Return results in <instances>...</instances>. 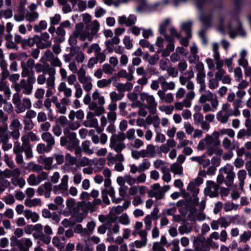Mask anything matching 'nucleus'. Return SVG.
I'll list each match as a JSON object with an SVG mask.
<instances>
[{
  "label": "nucleus",
  "mask_w": 251,
  "mask_h": 251,
  "mask_svg": "<svg viewBox=\"0 0 251 251\" xmlns=\"http://www.w3.org/2000/svg\"><path fill=\"white\" fill-rule=\"evenodd\" d=\"M12 102L15 105V112L17 114L25 112L26 110L30 109L32 106L31 101L30 99L24 98L21 100L18 93L13 94Z\"/></svg>",
  "instance_id": "nucleus-1"
},
{
  "label": "nucleus",
  "mask_w": 251,
  "mask_h": 251,
  "mask_svg": "<svg viewBox=\"0 0 251 251\" xmlns=\"http://www.w3.org/2000/svg\"><path fill=\"white\" fill-rule=\"evenodd\" d=\"M63 133L65 136L60 138V145L61 146H65L68 150L72 151L79 144L76 134L74 132H68L66 129Z\"/></svg>",
  "instance_id": "nucleus-2"
},
{
  "label": "nucleus",
  "mask_w": 251,
  "mask_h": 251,
  "mask_svg": "<svg viewBox=\"0 0 251 251\" xmlns=\"http://www.w3.org/2000/svg\"><path fill=\"white\" fill-rule=\"evenodd\" d=\"M125 139V134L123 132L114 134L110 138L109 147L117 152H121L126 148L124 142Z\"/></svg>",
  "instance_id": "nucleus-3"
},
{
  "label": "nucleus",
  "mask_w": 251,
  "mask_h": 251,
  "mask_svg": "<svg viewBox=\"0 0 251 251\" xmlns=\"http://www.w3.org/2000/svg\"><path fill=\"white\" fill-rule=\"evenodd\" d=\"M219 133L217 131H214L212 135H206L205 137L201 140L198 146L197 149L199 151H202L204 149L211 146L217 147L220 144V142L217 139H215L214 137H218Z\"/></svg>",
  "instance_id": "nucleus-4"
},
{
  "label": "nucleus",
  "mask_w": 251,
  "mask_h": 251,
  "mask_svg": "<svg viewBox=\"0 0 251 251\" xmlns=\"http://www.w3.org/2000/svg\"><path fill=\"white\" fill-rule=\"evenodd\" d=\"M205 62L207 65L208 68L210 70H217L215 73V77L219 81L221 80L224 75L226 74V72L223 69L224 64L221 66L215 65L214 62L212 58H207L205 60Z\"/></svg>",
  "instance_id": "nucleus-5"
},
{
  "label": "nucleus",
  "mask_w": 251,
  "mask_h": 251,
  "mask_svg": "<svg viewBox=\"0 0 251 251\" xmlns=\"http://www.w3.org/2000/svg\"><path fill=\"white\" fill-rule=\"evenodd\" d=\"M56 74V70L54 68H49L48 69L49 77L47 80V90L46 94V97L49 98L52 94V90L55 87V75Z\"/></svg>",
  "instance_id": "nucleus-6"
},
{
  "label": "nucleus",
  "mask_w": 251,
  "mask_h": 251,
  "mask_svg": "<svg viewBox=\"0 0 251 251\" xmlns=\"http://www.w3.org/2000/svg\"><path fill=\"white\" fill-rule=\"evenodd\" d=\"M68 179V176L64 175L62 176L61 183L59 185L54 186L53 189V191L55 194L61 193L63 196H68L67 192Z\"/></svg>",
  "instance_id": "nucleus-7"
},
{
  "label": "nucleus",
  "mask_w": 251,
  "mask_h": 251,
  "mask_svg": "<svg viewBox=\"0 0 251 251\" xmlns=\"http://www.w3.org/2000/svg\"><path fill=\"white\" fill-rule=\"evenodd\" d=\"M91 98L89 93L85 95L83 98V101L86 105H88L89 108L96 112L97 116H100L104 112V107H98L97 104L95 101H91Z\"/></svg>",
  "instance_id": "nucleus-8"
},
{
  "label": "nucleus",
  "mask_w": 251,
  "mask_h": 251,
  "mask_svg": "<svg viewBox=\"0 0 251 251\" xmlns=\"http://www.w3.org/2000/svg\"><path fill=\"white\" fill-rule=\"evenodd\" d=\"M14 86L17 92L16 93L19 94L22 89L23 94L26 95H29L32 92L33 86L27 83L24 79L21 80L18 83H15Z\"/></svg>",
  "instance_id": "nucleus-9"
},
{
  "label": "nucleus",
  "mask_w": 251,
  "mask_h": 251,
  "mask_svg": "<svg viewBox=\"0 0 251 251\" xmlns=\"http://www.w3.org/2000/svg\"><path fill=\"white\" fill-rule=\"evenodd\" d=\"M48 177V174L45 172H42L37 176L34 174L30 175L27 179V181L30 186H37L42 181L46 180Z\"/></svg>",
  "instance_id": "nucleus-10"
},
{
  "label": "nucleus",
  "mask_w": 251,
  "mask_h": 251,
  "mask_svg": "<svg viewBox=\"0 0 251 251\" xmlns=\"http://www.w3.org/2000/svg\"><path fill=\"white\" fill-rule=\"evenodd\" d=\"M206 184L207 186L204 189L205 195L211 198L217 197L219 189V185L216 184L214 181L210 180L207 181Z\"/></svg>",
  "instance_id": "nucleus-11"
},
{
  "label": "nucleus",
  "mask_w": 251,
  "mask_h": 251,
  "mask_svg": "<svg viewBox=\"0 0 251 251\" xmlns=\"http://www.w3.org/2000/svg\"><path fill=\"white\" fill-rule=\"evenodd\" d=\"M86 28L88 33V40L89 41H91L99 30L100 24L97 20H94L91 23L87 24Z\"/></svg>",
  "instance_id": "nucleus-12"
},
{
  "label": "nucleus",
  "mask_w": 251,
  "mask_h": 251,
  "mask_svg": "<svg viewBox=\"0 0 251 251\" xmlns=\"http://www.w3.org/2000/svg\"><path fill=\"white\" fill-rule=\"evenodd\" d=\"M73 34L77 36L81 41H84L86 39H88V33L86 28L84 29V25L82 23H78L75 25Z\"/></svg>",
  "instance_id": "nucleus-13"
},
{
  "label": "nucleus",
  "mask_w": 251,
  "mask_h": 251,
  "mask_svg": "<svg viewBox=\"0 0 251 251\" xmlns=\"http://www.w3.org/2000/svg\"><path fill=\"white\" fill-rule=\"evenodd\" d=\"M140 99L142 101H146L147 103V107L148 109L155 108L157 103L152 95H150L147 93L143 92L140 94Z\"/></svg>",
  "instance_id": "nucleus-14"
},
{
  "label": "nucleus",
  "mask_w": 251,
  "mask_h": 251,
  "mask_svg": "<svg viewBox=\"0 0 251 251\" xmlns=\"http://www.w3.org/2000/svg\"><path fill=\"white\" fill-rule=\"evenodd\" d=\"M16 245L20 251H29L32 246V242L29 238H22L16 240Z\"/></svg>",
  "instance_id": "nucleus-15"
},
{
  "label": "nucleus",
  "mask_w": 251,
  "mask_h": 251,
  "mask_svg": "<svg viewBox=\"0 0 251 251\" xmlns=\"http://www.w3.org/2000/svg\"><path fill=\"white\" fill-rule=\"evenodd\" d=\"M197 71L196 81L197 83H201L205 82V73L204 66L202 62H198L196 66Z\"/></svg>",
  "instance_id": "nucleus-16"
},
{
  "label": "nucleus",
  "mask_w": 251,
  "mask_h": 251,
  "mask_svg": "<svg viewBox=\"0 0 251 251\" xmlns=\"http://www.w3.org/2000/svg\"><path fill=\"white\" fill-rule=\"evenodd\" d=\"M67 208L72 215H75L79 211L78 204L76 203L75 199L69 198L66 201Z\"/></svg>",
  "instance_id": "nucleus-17"
},
{
  "label": "nucleus",
  "mask_w": 251,
  "mask_h": 251,
  "mask_svg": "<svg viewBox=\"0 0 251 251\" xmlns=\"http://www.w3.org/2000/svg\"><path fill=\"white\" fill-rule=\"evenodd\" d=\"M50 38V36L48 32H45L42 33L41 34V41L39 43V48L43 49L50 47L52 43Z\"/></svg>",
  "instance_id": "nucleus-18"
},
{
  "label": "nucleus",
  "mask_w": 251,
  "mask_h": 251,
  "mask_svg": "<svg viewBox=\"0 0 251 251\" xmlns=\"http://www.w3.org/2000/svg\"><path fill=\"white\" fill-rule=\"evenodd\" d=\"M150 196L155 197L157 200L164 198V195L161 190V186L159 183H155L152 185V190L150 193Z\"/></svg>",
  "instance_id": "nucleus-19"
},
{
  "label": "nucleus",
  "mask_w": 251,
  "mask_h": 251,
  "mask_svg": "<svg viewBox=\"0 0 251 251\" xmlns=\"http://www.w3.org/2000/svg\"><path fill=\"white\" fill-rule=\"evenodd\" d=\"M71 100L70 99L67 98H63L61 99L58 103L55 105V107L57 109L58 112L64 114L66 113L67 111L66 106L71 104Z\"/></svg>",
  "instance_id": "nucleus-20"
},
{
  "label": "nucleus",
  "mask_w": 251,
  "mask_h": 251,
  "mask_svg": "<svg viewBox=\"0 0 251 251\" xmlns=\"http://www.w3.org/2000/svg\"><path fill=\"white\" fill-rule=\"evenodd\" d=\"M136 20V17L131 14L127 18L125 16L120 17L118 19V22L121 25L125 24L127 26H130L135 24Z\"/></svg>",
  "instance_id": "nucleus-21"
},
{
  "label": "nucleus",
  "mask_w": 251,
  "mask_h": 251,
  "mask_svg": "<svg viewBox=\"0 0 251 251\" xmlns=\"http://www.w3.org/2000/svg\"><path fill=\"white\" fill-rule=\"evenodd\" d=\"M215 100H218L214 98L213 93L209 90H207L201 94L199 101L201 103H205L206 102H212Z\"/></svg>",
  "instance_id": "nucleus-22"
},
{
  "label": "nucleus",
  "mask_w": 251,
  "mask_h": 251,
  "mask_svg": "<svg viewBox=\"0 0 251 251\" xmlns=\"http://www.w3.org/2000/svg\"><path fill=\"white\" fill-rule=\"evenodd\" d=\"M157 95L162 102L171 103L174 101V96L172 93H165V91L159 90L157 91Z\"/></svg>",
  "instance_id": "nucleus-23"
},
{
  "label": "nucleus",
  "mask_w": 251,
  "mask_h": 251,
  "mask_svg": "<svg viewBox=\"0 0 251 251\" xmlns=\"http://www.w3.org/2000/svg\"><path fill=\"white\" fill-rule=\"evenodd\" d=\"M93 101H95L97 104L98 107H103L105 103L104 97L100 95L98 90L96 89L92 94Z\"/></svg>",
  "instance_id": "nucleus-24"
},
{
  "label": "nucleus",
  "mask_w": 251,
  "mask_h": 251,
  "mask_svg": "<svg viewBox=\"0 0 251 251\" xmlns=\"http://www.w3.org/2000/svg\"><path fill=\"white\" fill-rule=\"evenodd\" d=\"M147 191V188L143 185H137L131 187L129 189V194L130 195H135L139 193L141 195H145Z\"/></svg>",
  "instance_id": "nucleus-25"
},
{
  "label": "nucleus",
  "mask_w": 251,
  "mask_h": 251,
  "mask_svg": "<svg viewBox=\"0 0 251 251\" xmlns=\"http://www.w3.org/2000/svg\"><path fill=\"white\" fill-rule=\"evenodd\" d=\"M213 240H218L223 242H226L227 239V233L226 230H222L219 234L217 231L212 232L209 236Z\"/></svg>",
  "instance_id": "nucleus-26"
},
{
  "label": "nucleus",
  "mask_w": 251,
  "mask_h": 251,
  "mask_svg": "<svg viewBox=\"0 0 251 251\" xmlns=\"http://www.w3.org/2000/svg\"><path fill=\"white\" fill-rule=\"evenodd\" d=\"M42 139L47 143L49 148L52 147L55 145V139L54 137L50 132H43L41 134Z\"/></svg>",
  "instance_id": "nucleus-27"
},
{
  "label": "nucleus",
  "mask_w": 251,
  "mask_h": 251,
  "mask_svg": "<svg viewBox=\"0 0 251 251\" xmlns=\"http://www.w3.org/2000/svg\"><path fill=\"white\" fill-rule=\"evenodd\" d=\"M79 82L82 84L83 89L87 92H89L93 88L92 78L88 76L78 80Z\"/></svg>",
  "instance_id": "nucleus-28"
},
{
  "label": "nucleus",
  "mask_w": 251,
  "mask_h": 251,
  "mask_svg": "<svg viewBox=\"0 0 251 251\" xmlns=\"http://www.w3.org/2000/svg\"><path fill=\"white\" fill-rule=\"evenodd\" d=\"M71 53L72 55H76L75 60L79 63L83 62L85 59V55L83 52L79 51V48L76 47H73L71 49Z\"/></svg>",
  "instance_id": "nucleus-29"
},
{
  "label": "nucleus",
  "mask_w": 251,
  "mask_h": 251,
  "mask_svg": "<svg viewBox=\"0 0 251 251\" xmlns=\"http://www.w3.org/2000/svg\"><path fill=\"white\" fill-rule=\"evenodd\" d=\"M58 90L60 92H63L64 97L69 99L72 95V90L70 88L67 87L65 82H61L58 87Z\"/></svg>",
  "instance_id": "nucleus-30"
},
{
  "label": "nucleus",
  "mask_w": 251,
  "mask_h": 251,
  "mask_svg": "<svg viewBox=\"0 0 251 251\" xmlns=\"http://www.w3.org/2000/svg\"><path fill=\"white\" fill-rule=\"evenodd\" d=\"M203 104L202 110L205 113L209 111L214 112L217 109V107L219 105V101L218 100H215L210 102V104L206 102Z\"/></svg>",
  "instance_id": "nucleus-31"
},
{
  "label": "nucleus",
  "mask_w": 251,
  "mask_h": 251,
  "mask_svg": "<svg viewBox=\"0 0 251 251\" xmlns=\"http://www.w3.org/2000/svg\"><path fill=\"white\" fill-rule=\"evenodd\" d=\"M124 210L123 206L118 205L116 207H113L110 211L108 217H110L111 222H114L116 220V216L121 214Z\"/></svg>",
  "instance_id": "nucleus-32"
},
{
  "label": "nucleus",
  "mask_w": 251,
  "mask_h": 251,
  "mask_svg": "<svg viewBox=\"0 0 251 251\" xmlns=\"http://www.w3.org/2000/svg\"><path fill=\"white\" fill-rule=\"evenodd\" d=\"M143 151L145 158H152L155 157L156 155L155 146L152 144L148 145L146 149L143 150Z\"/></svg>",
  "instance_id": "nucleus-33"
},
{
  "label": "nucleus",
  "mask_w": 251,
  "mask_h": 251,
  "mask_svg": "<svg viewBox=\"0 0 251 251\" xmlns=\"http://www.w3.org/2000/svg\"><path fill=\"white\" fill-rule=\"evenodd\" d=\"M69 119L71 121H74L75 118L77 119V121H79L80 122L84 117V113L83 111L81 109H79L76 112L74 110H72L70 111L69 115Z\"/></svg>",
  "instance_id": "nucleus-34"
},
{
  "label": "nucleus",
  "mask_w": 251,
  "mask_h": 251,
  "mask_svg": "<svg viewBox=\"0 0 251 251\" xmlns=\"http://www.w3.org/2000/svg\"><path fill=\"white\" fill-rule=\"evenodd\" d=\"M43 105L48 110V116L50 121H52L54 119V116L53 114V111L51 108V100L50 98H47L44 101Z\"/></svg>",
  "instance_id": "nucleus-35"
},
{
  "label": "nucleus",
  "mask_w": 251,
  "mask_h": 251,
  "mask_svg": "<svg viewBox=\"0 0 251 251\" xmlns=\"http://www.w3.org/2000/svg\"><path fill=\"white\" fill-rule=\"evenodd\" d=\"M24 216L27 220L31 219L33 223L37 222L39 219V216L36 212L29 209L25 210Z\"/></svg>",
  "instance_id": "nucleus-36"
},
{
  "label": "nucleus",
  "mask_w": 251,
  "mask_h": 251,
  "mask_svg": "<svg viewBox=\"0 0 251 251\" xmlns=\"http://www.w3.org/2000/svg\"><path fill=\"white\" fill-rule=\"evenodd\" d=\"M80 126V123L79 121H69L67 126H64V132L66 129L68 132H71V130H75L77 129Z\"/></svg>",
  "instance_id": "nucleus-37"
},
{
  "label": "nucleus",
  "mask_w": 251,
  "mask_h": 251,
  "mask_svg": "<svg viewBox=\"0 0 251 251\" xmlns=\"http://www.w3.org/2000/svg\"><path fill=\"white\" fill-rule=\"evenodd\" d=\"M25 205L28 207H35L37 206H41L42 201L40 199L34 198L33 199H26L24 202Z\"/></svg>",
  "instance_id": "nucleus-38"
},
{
  "label": "nucleus",
  "mask_w": 251,
  "mask_h": 251,
  "mask_svg": "<svg viewBox=\"0 0 251 251\" xmlns=\"http://www.w3.org/2000/svg\"><path fill=\"white\" fill-rule=\"evenodd\" d=\"M24 151L27 159H29L33 156L32 149L30 145H28V142L25 139H23Z\"/></svg>",
  "instance_id": "nucleus-39"
},
{
  "label": "nucleus",
  "mask_w": 251,
  "mask_h": 251,
  "mask_svg": "<svg viewBox=\"0 0 251 251\" xmlns=\"http://www.w3.org/2000/svg\"><path fill=\"white\" fill-rule=\"evenodd\" d=\"M23 139H25L27 140L28 142V145H30L29 140L32 142H35L39 140V137L36 135L35 133L32 131L28 132L26 135H25L22 137L21 140L22 142Z\"/></svg>",
  "instance_id": "nucleus-40"
},
{
  "label": "nucleus",
  "mask_w": 251,
  "mask_h": 251,
  "mask_svg": "<svg viewBox=\"0 0 251 251\" xmlns=\"http://www.w3.org/2000/svg\"><path fill=\"white\" fill-rule=\"evenodd\" d=\"M21 68L22 71L21 73V75L23 77H25L30 75L34 73L33 69L30 67H27L25 64V62H22L21 63Z\"/></svg>",
  "instance_id": "nucleus-41"
},
{
  "label": "nucleus",
  "mask_w": 251,
  "mask_h": 251,
  "mask_svg": "<svg viewBox=\"0 0 251 251\" xmlns=\"http://www.w3.org/2000/svg\"><path fill=\"white\" fill-rule=\"evenodd\" d=\"M39 14L37 11L28 12L25 15V18L29 22H33L39 18Z\"/></svg>",
  "instance_id": "nucleus-42"
},
{
  "label": "nucleus",
  "mask_w": 251,
  "mask_h": 251,
  "mask_svg": "<svg viewBox=\"0 0 251 251\" xmlns=\"http://www.w3.org/2000/svg\"><path fill=\"white\" fill-rule=\"evenodd\" d=\"M40 159L41 160L40 162L43 163L45 165V169L49 170L51 168V165L53 163V158L42 156L40 157Z\"/></svg>",
  "instance_id": "nucleus-43"
},
{
  "label": "nucleus",
  "mask_w": 251,
  "mask_h": 251,
  "mask_svg": "<svg viewBox=\"0 0 251 251\" xmlns=\"http://www.w3.org/2000/svg\"><path fill=\"white\" fill-rule=\"evenodd\" d=\"M171 171L175 175H182L183 174V167L180 164L175 163H173L170 168Z\"/></svg>",
  "instance_id": "nucleus-44"
},
{
  "label": "nucleus",
  "mask_w": 251,
  "mask_h": 251,
  "mask_svg": "<svg viewBox=\"0 0 251 251\" xmlns=\"http://www.w3.org/2000/svg\"><path fill=\"white\" fill-rule=\"evenodd\" d=\"M112 78L108 79H102L99 80L97 82V85L99 88H104L108 87L112 83Z\"/></svg>",
  "instance_id": "nucleus-45"
},
{
  "label": "nucleus",
  "mask_w": 251,
  "mask_h": 251,
  "mask_svg": "<svg viewBox=\"0 0 251 251\" xmlns=\"http://www.w3.org/2000/svg\"><path fill=\"white\" fill-rule=\"evenodd\" d=\"M230 116L229 113H223L222 111H219L217 114V119L218 121L223 124H226Z\"/></svg>",
  "instance_id": "nucleus-46"
},
{
  "label": "nucleus",
  "mask_w": 251,
  "mask_h": 251,
  "mask_svg": "<svg viewBox=\"0 0 251 251\" xmlns=\"http://www.w3.org/2000/svg\"><path fill=\"white\" fill-rule=\"evenodd\" d=\"M48 23L45 20H42L34 25V29L36 32H41L42 30L46 29L47 27Z\"/></svg>",
  "instance_id": "nucleus-47"
},
{
  "label": "nucleus",
  "mask_w": 251,
  "mask_h": 251,
  "mask_svg": "<svg viewBox=\"0 0 251 251\" xmlns=\"http://www.w3.org/2000/svg\"><path fill=\"white\" fill-rule=\"evenodd\" d=\"M11 182L14 186H19L20 188H23L25 184V180L22 177H13Z\"/></svg>",
  "instance_id": "nucleus-48"
},
{
  "label": "nucleus",
  "mask_w": 251,
  "mask_h": 251,
  "mask_svg": "<svg viewBox=\"0 0 251 251\" xmlns=\"http://www.w3.org/2000/svg\"><path fill=\"white\" fill-rule=\"evenodd\" d=\"M91 143L88 140H86L82 142L81 145V149L86 154L90 155L94 153L93 151L90 148Z\"/></svg>",
  "instance_id": "nucleus-49"
},
{
  "label": "nucleus",
  "mask_w": 251,
  "mask_h": 251,
  "mask_svg": "<svg viewBox=\"0 0 251 251\" xmlns=\"http://www.w3.org/2000/svg\"><path fill=\"white\" fill-rule=\"evenodd\" d=\"M49 68H51V67H49V65L47 66L41 64L37 63L35 65V71L38 73H43V74H48V69Z\"/></svg>",
  "instance_id": "nucleus-50"
},
{
  "label": "nucleus",
  "mask_w": 251,
  "mask_h": 251,
  "mask_svg": "<svg viewBox=\"0 0 251 251\" xmlns=\"http://www.w3.org/2000/svg\"><path fill=\"white\" fill-rule=\"evenodd\" d=\"M220 173L226 175L233 173V167L230 164H226L220 169Z\"/></svg>",
  "instance_id": "nucleus-51"
},
{
  "label": "nucleus",
  "mask_w": 251,
  "mask_h": 251,
  "mask_svg": "<svg viewBox=\"0 0 251 251\" xmlns=\"http://www.w3.org/2000/svg\"><path fill=\"white\" fill-rule=\"evenodd\" d=\"M51 149L52 148L51 147L49 148L48 145H47V146H46L45 144L43 143L39 144L36 148L37 151L40 154L49 152Z\"/></svg>",
  "instance_id": "nucleus-52"
},
{
  "label": "nucleus",
  "mask_w": 251,
  "mask_h": 251,
  "mask_svg": "<svg viewBox=\"0 0 251 251\" xmlns=\"http://www.w3.org/2000/svg\"><path fill=\"white\" fill-rule=\"evenodd\" d=\"M8 129L7 124H5L3 126H0V139L1 141L9 139V136L7 133Z\"/></svg>",
  "instance_id": "nucleus-53"
},
{
  "label": "nucleus",
  "mask_w": 251,
  "mask_h": 251,
  "mask_svg": "<svg viewBox=\"0 0 251 251\" xmlns=\"http://www.w3.org/2000/svg\"><path fill=\"white\" fill-rule=\"evenodd\" d=\"M54 56L53 54L50 50H47L44 55L41 57L40 61L42 63H45L47 61L50 62Z\"/></svg>",
  "instance_id": "nucleus-54"
},
{
  "label": "nucleus",
  "mask_w": 251,
  "mask_h": 251,
  "mask_svg": "<svg viewBox=\"0 0 251 251\" xmlns=\"http://www.w3.org/2000/svg\"><path fill=\"white\" fill-rule=\"evenodd\" d=\"M23 122L25 130H31L34 128V124L32 120L23 117Z\"/></svg>",
  "instance_id": "nucleus-55"
},
{
  "label": "nucleus",
  "mask_w": 251,
  "mask_h": 251,
  "mask_svg": "<svg viewBox=\"0 0 251 251\" xmlns=\"http://www.w3.org/2000/svg\"><path fill=\"white\" fill-rule=\"evenodd\" d=\"M166 163L159 159H157L153 162V166L155 168L160 169L161 172L167 169V167L165 166Z\"/></svg>",
  "instance_id": "nucleus-56"
},
{
  "label": "nucleus",
  "mask_w": 251,
  "mask_h": 251,
  "mask_svg": "<svg viewBox=\"0 0 251 251\" xmlns=\"http://www.w3.org/2000/svg\"><path fill=\"white\" fill-rule=\"evenodd\" d=\"M219 81L215 77L208 78V88L211 90H214L218 87Z\"/></svg>",
  "instance_id": "nucleus-57"
},
{
  "label": "nucleus",
  "mask_w": 251,
  "mask_h": 251,
  "mask_svg": "<svg viewBox=\"0 0 251 251\" xmlns=\"http://www.w3.org/2000/svg\"><path fill=\"white\" fill-rule=\"evenodd\" d=\"M191 25L192 24L191 22H189L183 23L181 25L182 30L186 32L187 36L189 38L191 37Z\"/></svg>",
  "instance_id": "nucleus-58"
},
{
  "label": "nucleus",
  "mask_w": 251,
  "mask_h": 251,
  "mask_svg": "<svg viewBox=\"0 0 251 251\" xmlns=\"http://www.w3.org/2000/svg\"><path fill=\"white\" fill-rule=\"evenodd\" d=\"M246 168L248 172V175L251 177V153L247 151L246 153Z\"/></svg>",
  "instance_id": "nucleus-59"
},
{
  "label": "nucleus",
  "mask_w": 251,
  "mask_h": 251,
  "mask_svg": "<svg viewBox=\"0 0 251 251\" xmlns=\"http://www.w3.org/2000/svg\"><path fill=\"white\" fill-rule=\"evenodd\" d=\"M84 126L89 127H96L98 126V121L96 118L86 120L84 122Z\"/></svg>",
  "instance_id": "nucleus-60"
},
{
  "label": "nucleus",
  "mask_w": 251,
  "mask_h": 251,
  "mask_svg": "<svg viewBox=\"0 0 251 251\" xmlns=\"http://www.w3.org/2000/svg\"><path fill=\"white\" fill-rule=\"evenodd\" d=\"M187 190L193 193L194 196H196L199 192V189L195 182H190L187 186Z\"/></svg>",
  "instance_id": "nucleus-61"
},
{
  "label": "nucleus",
  "mask_w": 251,
  "mask_h": 251,
  "mask_svg": "<svg viewBox=\"0 0 251 251\" xmlns=\"http://www.w3.org/2000/svg\"><path fill=\"white\" fill-rule=\"evenodd\" d=\"M119 222L122 225H128L130 223V220L126 213L122 214L118 218Z\"/></svg>",
  "instance_id": "nucleus-62"
},
{
  "label": "nucleus",
  "mask_w": 251,
  "mask_h": 251,
  "mask_svg": "<svg viewBox=\"0 0 251 251\" xmlns=\"http://www.w3.org/2000/svg\"><path fill=\"white\" fill-rule=\"evenodd\" d=\"M145 223V229L149 231L151 229L152 225V218L150 215H147L144 219Z\"/></svg>",
  "instance_id": "nucleus-63"
},
{
  "label": "nucleus",
  "mask_w": 251,
  "mask_h": 251,
  "mask_svg": "<svg viewBox=\"0 0 251 251\" xmlns=\"http://www.w3.org/2000/svg\"><path fill=\"white\" fill-rule=\"evenodd\" d=\"M223 147L226 150H233L234 149L233 144L231 143V141L227 138H225L222 142Z\"/></svg>",
  "instance_id": "nucleus-64"
}]
</instances>
